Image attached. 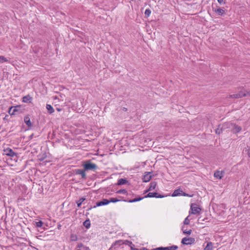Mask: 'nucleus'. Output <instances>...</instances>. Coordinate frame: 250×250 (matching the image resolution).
Masks as SVG:
<instances>
[{
	"label": "nucleus",
	"mask_w": 250,
	"mask_h": 250,
	"mask_svg": "<svg viewBox=\"0 0 250 250\" xmlns=\"http://www.w3.org/2000/svg\"><path fill=\"white\" fill-rule=\"evenodd\" d=\"M83 166L85 171H95L98 168L97 165L92 163L90 160L84 161L83 164Z\"/></svg>",
	"instance_id": "f257e3e1"
},
{
	"label": "nucleus",
	"mask_w": 250,
	"mask_h": 250,
	"mask_svg": "<svg viewBox=\"0 0 250 250\" xmlns=\"http://www.w3.org/2000/svg\"><path fill=\"white\" fill-rule=\"evenodd\" d=\"M8 112L11 115L16 114L17 113H21V106L17 105L15 106H11L9 108Z\"/></svg>",
	"instance_id": "f03ea898"
},
{
	"label": "nucleus",
	"mask_w": 250,
	"mask_h": 250,
	"mask_svg": "<svg viewBox=\"0 0 250 250\" xmlns=\"http://www.w3.org/2000/svg\"><path fill=\"white\" fill-rule=\"evenodd\" d=\"M201 208L197 207L195 204H192L190 206V210L189 211V214H196L199 213Z\"/></svg>",
	"instance_id": "7ed1b4c3"
},
{
	"label": "nucleus",
	"mask_w": 250,
	"mask_h": 250,
	"mask_svg": "<svg viewBox=\"0 0 250 250\" xmlns=\"http://www.w3.org/2000/svg\"><path fill=\"white\" fill-rule=\"evenodd\" d=\"M195 242V239L192 237H184L182 239L181 243L183 245H189L194 244Z\"/></svg>",
	"instance_id": "20e7f679"
},
{
	"label": "nucleus",
	"mask_w": 250,
	"mask_h": 250,
	"mask_svg": "<svg viewBox=\"0 0 250 250\" xmlns=\"http://www.w3.org/2000/svg\"><path fill=\"white\" fill-rule=\"evenodd\" d=\"M3 154L11 157H14L17 155L16 153L14 152L10 148H7L3 149Z\"/></svg>",
	"instance_id": "39448f33"
},
{
	"label": "nucleus",
	"mask_w": 250,
	"mask_h": 250,
	"mask_svg": "<svg viewBox=\"0 0 250 250\" xmlns=\"http://www.w3.org/2000/svg\"><path fill=\"white\" fill-rule=\"evenodd\" d=\"M178 246L176 245H172L169 247H158L155 249H153L152 250H176L178 249Z\"/></svg>",
	"instance_id": "423d86ee"
},
{
	"label": "nucleus",
	"mask_w": 250,
	"mask_h": 250,
	"mask_svg": "<svg viewBox=\"0 0 250 250\" xmlns=\"http://www.w3.org/2000/svg\"><path fill=\"white\" fill-rule=\"evenodd\" d=\"M164 196L161 195V194H159L157 192H149L146 196H145V198H163Z\"/></svg>",
	"instance_id": "0eeeda50"
},
{
	"label": "nucleus",
	"mask_w": 250,
	"mask_h": 250,
	"mask_svg": "<svg viewBox=\"0 0 250 250\" xmlns=\"http://www.w3.org/2000/svg\"><path fill=\"white\" fill-rule=\"evenodd\" d=\"M109 204V201L108 199H104L102 201L97 202L96 203V206H94V208L96 207H100L101 206L106 205Z\"/></svg>",
	"instance_id": "6e6552de"
},
{
	"label": "nucleus",
	"mask_w": 250,
	"mask_h": 250,
	"mask_svg": "<svg viewBox=\"0 0 250 250\" xmlns=\"http://www.w3.org/2000/svg\"><path fill=\"white\" fill-rule=\"evenodd\" d=\"M151 179V172L146 173L142 178L144 182H147Z\"/></svg>",
	"instance_id": "1a4fd4ad"
},
{
	"label": "nucleus",
	"mask_w": 250,
	"mask_h": 250,
	"mask_svg": "<svg viewBox=\"0 0 250 250\" xmlns=\"http://www.w3.org/2000/svg\"><path fill=\"white\" fill-rule=\"evenodd\" d=\"M84 169L82 170L80 169H76L75 173L76 174L81 175L82 176V178L85 179L86 178V174L85 173Z\"/></svg>",
	"instance_id": "9d476101"
},
{
	"label": "nucleus",
	"mask_w": 250,
	"mask_h": 250,
	"mask_svg": "<svg viewBox=\"0 0 250 250\" xmlns=\"http://www.w3.org/2000/svg\"><path fill=\"white\" fill-rule=\"evenodd\" d=\"M213 11L217 13L218 15H223L225 14V11L223 8H219L217 9H215L212 8Z\"/></svg>",
	"instance_id": "9b49d317"
},
{
	"label": "nucleus",
	"mask_w": 250,
	"mask_h": 250,
	"mask_svg": "<svg viewBox=\"0 0 250 250\" xmlns=\"http://www.w3.org/2000/svg\"><path fill=\"white\" fill-rule=\"evenodd\" d=\"M32 97L29 95L24 96L22 98V102L26 103H30L32 101Z\"/></svg>",
	"instance_id": "f8f14e48"
},
{
	"label": "nucleus",
	"mask_w": 250,
	"mask_h": 250,
	"mask_svg": "<svg viewBox=\"0 0 250 250\" xmlns=\"http://www.w3.org/2000/svg\"><path fill=\"white\" fill-rule=\"evenodd\" d=\"M242 128L240 126L237 125H233V128L232 129V131L234 133H237L239 132L241 130Z\"/></svg>",
	"instance_id": "ddd939ff"
},
{
	"label": "nucleus",
	"mask_w": 250,
	"mask_h": 250,
	"mask_svg": "<svg viewBox=\"0 0 250 250\" xmlns=\"http://www.w3.org/2000/svg\"><path fill=\"white\" fill-rule=\"evenodd\" d=\"M24 121L25 124L28 126L31 127L32 125V124L30 121V118L29 115L26 116L24 118Z\"/></svg>",
	"instance_id": "4468645a"
},
{
	"label": "nucleus",
	"mask_w": 250,
	"mask_h": 250,
	"mask_svg": "<svg viewBox=\"0 0 250 250\" xmlns=\"http://www.w3.org/2000/svg\"><path fill=\"white\" fill-rule=\"evenodd\" d=\"M116 66H115L114 64L113 65L114 68L111 67V68L112 69V71L115 73H120L121 71L120 65H119V63H116Z\"/></svg>",
	"instance_id": "2eb2a0df"
},
{
	"label": "nucleus",
	"mask_w": 250,
	"mask_h": 250,
	"mask_svg": "<svg viewBox=\"0 0 250 250\" xmlns=\"http://www.w3.org/2000/svg\"><path fill=\"white\" fill-rule=\"evenodd\" d=\"M223 172L220 171H217L214 174V177L219 179H221L223 177Z\"/></svg>",
	"instance_id": "dca6fc26"
},
{
	"label": "nucleus",
	"mask_w": 250,
	"mask_h": 250,
	"mask_svg": "<svg viewBox=\"0 0 250 250\" xmlns=\"http://www.w3.org/2000/svg\"><path fill=\"white\" fill-rule=\"evenodd\" d=\"M156 185H157L156 182H151L148 189L146 191V192H147L148 191L154 189L156 187Z\"/></svg>",
	"instance_id": "f3484780"
},
{
	"label": "nucleus",
	"mask_w": 250,
	"mask_h": 250,
	"mask_svg": "<svg viewBox=\"0 0 250 250\" xmlns=\"http://www.w3.org/2000/svg\"><path fill=\"white\" fill-rule=\"evenodd\" d=\"M212 243L211 242H208L204 248V250H212Z\"/></svg>",
	"instance_id": "a211bd4d"
},
{
	"label": "nucleus",
	"mask_w": 250,
	"mask_h": 250,
	"mask_svg": "<svg viewBox=\"0 0 250 250\" xmlns=\"http://www.w3.org/2000/svg\"><path fill=\"white\" fill-rule=\"evenodd\" d=\"M127 182V181L126 179L121 178L118 180L117 184L118 185H123L125 184Z\"/></svg>",
	"instance_id": "6ab92c4d"
},
{
	"label": "nucleus",
	"mask_w": 250,
	"mask_h": 250,
	"mask_svg": "<svg viewBox=\"0 0 250 250\" xmlns=\"http://www.w3.org/2000/svg\"><path fill=\"white\" fill-rule=\"evenodd\" d=\"M144 198H145V197H137V198H135L133 199L129 200L127 201V202L129 203H134V202L140 201L142 200L143 199H144Z\"/></svg>",
	"instance_id": "aec40b11"
},
{
	"label": "nucleus",
	"mask_w": 250,
	"mask_h": 250,
	"mask_svg": "<svg viewBox=\"0 0 250 250\" xmlns=\"http://www.w3.org/2000/svg\"><path fill=\"white\" fill-rule=\"evenodd\" d=\"M46 108L50 114H52L54 112V110L51 105L47 104Z\"/></svg>",
	"instance_id": "412c9836"
},
{
	"label": "nucleus",
	"mask_w": 250,
	"mask_h": 250,
	"mask_svg": "<svg viewBox=\"0 0 250 250\" xmlns=\"http://www.w3.org/2000/svg\"><path fill=\"white\" fill-rule=\"evenodd\" d=\"M85 200V198L84 197H82L79 200L77 201L76 202V203L77 204L78 207L79 208L81 207L82 203Z\"/></svg>",
	"instance_id": "4be33fe9"
},
{
	"label": "nucleus",
	"mask_w": 250,
	"mask_h": 250,
	"mask_svg": "<svg viewBox=\"0 0 250 250\" xmlns=\"http://www.w3.org/2000/svg\"><path fill=\"white\" fill-rule=\"evenodd\" d=\"M181 192H183V191H181L179 189H176L174 191L172 195V196H178V195L181 194Z\"/></svg>",
	"instance_id": "5701e85b"
},
{
	"label": "nucleus",
	"mask_w": 250,
	"mask_h": 250,
	"mask_svg": "<svg viewBox=\"0 0 250 250\" xmlns=\"http://www.w3.org/2000/svg\"><path fill=\"white\" fill-rule=\"evenodd\" d=\"M83 226L87 229H88L90 226V222L89 220H85L83 223Z\"/></svg>",
	"instance_id": "b1692460"
},
{
	"label": "nucleus",
	"mask_w": 250,
	"mask_h": 250,
	"mask_svg": "<svg viewBox=\"0 0 250 250\" xmlns=\"http://www.w3.org/2000/svg\"><path fill=\"white\" fill-rule=\"evenodd\" d=\"M70 238L72 241H76L78 240V237L77 235L75 234H71Z\"/></svg>",
	"instance_id": "393cba45"
},
{
	"label": "nucleus",
	"mask_w": 250,
	"mask_h": 250,
	"mask_svg": "<svg viewBox=\"0 0 250 250\" xmlns=\"http://www.w3.org/2000/svg\"><path fill=\"white\" fill-rule=\"evenodd\" d=\"M151 14V10L149 9H147L145 12V15L146 18L148 17Z\"/></svg>",
	"instance_id": "a878e982"
},
{
	"label": "nucleus",
	"mask_w": 250,
	"mask_h": 250,
	"mask_svg": "<svg viewBox=\"0 0 250 250\" xmlns=\"http://www.w3.org/2000/svg\"><path fill=\"white\" fill-rule=\"evenodd\" d=\"M109 203H116L117 202L120 201V200L117 199V198H111L109 200H108Z\"/></svg>",
	"instance_id": "bb28decb"
},
{
	"label": "nucleus",
	"mask_w": 250,
	"mask_h": 250,
	"mask_svg": "<svg viewBox=\"0 0 250 250\" xmlns=\"http://www.w3.org/2000/svg\"><path fill=\"white\" fill-rule=\"evenodd\" d=\"M9 60L6 58L0 56V62H7Z\"/></svg>",
	"instance_id": "cd10ccee"
},
{
	"label": "nucleus",
	"mask_w": 250,
	"mask_h": 250,
	"mask_svg": "<svg viewBox=\"0 0 250 250\" xmlns=\"http://www.w3.org/2000/svg\"><path fill=\"white\" fill-rule=\"evenodd\" d=\"M182 229L183 231V233L186 234L190 235L191 233V230L190 229L189 230L187 231L186 230L184 229V227H182Z\"/></svg>",
	"instance_id": "c85d7f7f"
},
{
	"label": "nucleus",
	"mask_w": 250,
	"mask_h": 250,
	"mask_svg": "<svg viewBox=\"0 0 250 250\" xmlns=\"http://www.w3.org/2000/svg\"><path fill=\"white\" fill-rule=\"evenodd\" d=\"M239 95H238V93H237V94H235L229 95V98L239 99Z\"/></svg>",
	"instance_id": "c756f323"
},
{
	"label": "nucleus",
	"mask_w": 250,
	"mask_h": 250,
	"mask_svg": "<svg viewBox=\"0 0 250 250\" xmlns=\"http://www.w3.org/2000/svg\"><path fill=\"white\" fill-rule=\"evenodd\" d=\"M43 225V222L42 221H39L36 222V226L38 228L42 227Z\"/></svg>",
	"instance_id": "7c9ffc66"
},
{
	"label": "nucleus",
	"mask_w": 250,
	"mask_h": 250,
	"mask_svg": "<svg viewBox=\"0 0 250 250\" xmlns=\"http://www.w3.org/2000/svg\"><path fill=\"white\" fill-rule=\"evenodd\" d=\"M238 95H239V98H241L245 97V91L243 92V91H240L238 93Z\"/></svg>",
	"instance_id": "2f4dec72"
},
{
	"label": "nucleus",
	"mask_w": 250,
	"mask_h": 250,
	"mask_svg": "<svg viewBox=\"0 0 250 250\" xmlns=\"http://www.w3.org/2000/svg\"><path fill=\"white\" fill-rule=\"evenodd\" d=\"M184 224L185 225H188L189 224V220L188 219V216L185 218V220L184 221Z\"/></svg>",
	"instance_id": "473e14b6"
},
{
	"label": "nucleus",
	"mask_w": 250,
	"mask_h": 250,
	"mask_svg": "<svg viewBox=\"0 0 250 250\" xmlns=\"http://www.w3.org/2000/svg\"><path fill=\"white\" fill-rule=\"evenodd\" d=\"M126 190L125 189H120L118 191V193L121 194H125L126 193Z\"/></svg>",
	"instance_id": "72a5a7b5"
},
{
	"label": "nucleus",
	"mask_w": 250,
	"mask_h": 250,
	"mask_svg": "<svg viewBox=\"0 0 250 250\" xmlns=\"http://www.w3.org/2000/svg\"><path fill=\"white\" fill-rule=\"evenodd\" d=\"M250 96V90L245 91V97Z\"/></svg>",
	"instance_id": "f704fd0d"
},
{
	"label": "nucleus",
	"mask_w": 250,
	"mask_h": 250,
	"mask_svg": "<svg viewBox=\"0 0 250 250\" xmlns=\"http://www.w3.org/2000/svg\"><path fill=\"white\" fill-rule=\"evenodd\" d=\"M218 3H219L220 4H222L224 3V0H217Z\"/></svg>",
	"instance_id": "c9c22d12"
},
{
	"label": "nucleus",
	"mask_w": 250,
	"mask_h": 250,
	"mask_svg": "<svg viewBox=\"0 0 250 250\" xmlns=\"http://www.w3.org/2000/svg\"><path fill=\"white\" fill-rule=\"evenodd\" d=\"M221 131H222L221 130H219V129H217V130H216V133L220 134L221 132Z\"/></svg>",
	"instance_id": "e433bc0d"
},
{
	"label": "nucleus",
	"mask_w": 250,
	"mask_h": 250,
	"mask_svg": "<svg viewBox=\"0 0 250 250\" xmlns=\"http://www.w3.org/2000/svg\"><path fill=\"white\" fill-rule=\"evenodd\" d=\"M247 155L249 157H250V149L248 150Z\"/></svg>",
	"instance_id": "4c0bfd02"
},
{
	"label": "nucleus",
	"mask_w": 250,
	"mask_h": 250,
	"mask_svg": "<svg viewBox=\"0 0 250 250\" xmlns=\"http://www.w3.org/2000/svg\"><path fill=\"white\" fill-rule=\"evenodd\" d=\"M131 250H139L137 248H134L131 247Z\"/></svg>",
	"instance_id": "58836bf2"
},
{
	"label": "nucleus",
	"mask_w": 250,
	"mask_h": 250,
	"mask_svg": "<svg viewBox=\"0 0 250 250\" xmlns=\"http://www.w3.org/2000/svg\"><path fill=\"white\" fill-rule=\"evenodd\" d=\"M123 110L125 111H126L127 110V109L125 107H123Z\"/></svg>",
	"instance_id": "ea45409f"
},
{
	"label": "nucleus",
	"mask_w": 250,
	"mask_h": 250,
	"mask_svg": "<svg viewBox=\"0 0 250 250\" xmlns=\"http://www.w3.org/2000/svg\"><path fill=\"white\" fill-rule=\"evenodd\" d=\"M184 194V196H190V197H191V196H190V195H188V194H186V193H184V194Z\"/></svg>",
	"instance_id": "a19ab883"
},
{
	"label": "nucleus",
	"mask_w": 250,
	"mask_h": 250,
	"mask_svg": "<svg viewBox=\"0 0 250 250\" xmlns=\"http://www.w3.org/2000/svg\"><path fill=\"white\" fill-rule=\"evenodd\" d=\"M141 250H148L146 248H143V249H142Z\"/></svg>",
	"instance_id": "79ce46f5"
},
{
	"label": "nucleus",
	"mask_w": 250,
	"mask_h": 250,
	"mask_svg": "<svg viewBox=\"0 0 250 250\" xmlns=\"http://www.w3.org/2000/svg\"><path fill=\"white\" fill-rule=\"evenodd\" d=\"M244 79H243L242 80V81H240V82H241L242 83H243V82H244Z\"/></svg>",
	"instance_id": "37998d69"
}]
</instances>
